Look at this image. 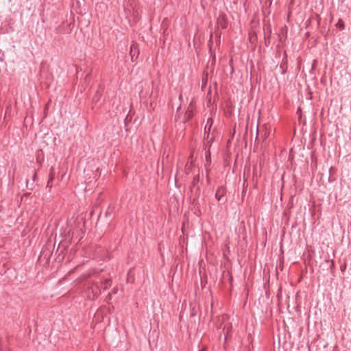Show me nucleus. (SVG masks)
Listing matches in <instances>:
<instances>
[{
  "instance_id": "nucleus-3",
  "label": "nucleus",
  "mask_w": 351,
  "mask_h": 351,
  "mask_svg": "<svg viewBox=\"0 0 351 351\" xmlns=\"http://www.w3.org/2000/svg\"><path fill=\"white\" fill-rule=\"evenodd\" d=\"M130 55L131 56V60L132 62H134V58L136 59L139 55L138 45L134 41H132V43L131 44Z\"/></svg>"
},
{
  "instance_id": "nucleus-4",
  "label": "nucleus",
  "mask_w": 351,
  "mask_h": 351,
  "mask_svg": "<svg viewBox=\"0 0 351 351\" xmlns=\"http://www.w3.org/2000/svg\"><path fill=\"white\" fill-rule=\"evenodd\" d=\"M90 289L93 293V296L97 297L100 294L101 292V287L97 283H93Z\"/></svg>"
},
{
  "instance_id": "nucleus-16",
  "label": "nucleus",
  "mask_w": 351,
  "mask_h": 351,
  "mask_svg": "<svg viewBox=\"0 0 351 351\" xmlns=\"http://www.w3.org/2000/svg\"><path fill=\"white\" fill-rule=\"evenodd\" d=\"M199 351H205L204 349H201Z\"/></svg>"
},
{
  "instance_id": "nucleus-11",
  "label": "nucleus",
  "mask_w": 351,
  "mask_h": 351,
  "mask_svg": "<svg viewBox=\"0 0 351 351\" xmlns=\"http://www.w3.org/2000/svg\"><path fill=\"white\" fill-rule=\"evenodd\" d=\"M3 340L0 338V351H3Z\"/></svg>"
},
{
  "instance_id": "nucleus-15",
  "label": "nucleus",
  "mask_w": 351,
  "mask_h": 351,
  "mask_svg": "<svg viewBox=\"0 0 351 351\" xmlns=\"http://www.w3.org/2000/svg\"><path fill=\"white\" fill-rule=\"evenodd\" d=\"M219 17H218V18L217 19V24H218V23H219Z\"/></svg>"
},
{
  "instance_id": "nucleus-12",
  "label": "nucleus",
  "mask_w": 351,
  "mask_h": 351,
  "mask_svg": "<svg viewBox=\"0 0 351 351\" xmlns=\"http://www.w3.org/2000/svg\"><path fill=\"white\" fill-rule=\"evenodd\" d=\"M36 176H37V173H36V172L35 171V172H34V175H33V176H32V180H33V181H35V180H36Z\"/></svg>"
},
{
  "instance_id": "nucleus-1",
  "label": "nucleus",
  "mask_w": 351,
  "mask_h": 351,
  "mask_svg": "<svg viewBox=\"0 0 351 351\" xmlns=\"http://www.w3.org/2000/svg\"><path fill=\"white\" fill-rule=\"evenodd\" d=\"M213 123V120L211 118H208L207 120V123L205 126V132H208L207 135V139L208 140V142L211 141L213 142L215 138L217 137V130L215 128L213 130L212 126Z\"/></svg>"
},
{
  "instance_id": "nucleus-7",
  "label": "nucleus",
  "mask_w": 351,
  "mask_h": 351,
  "mask_svg": "<svg viewBox=\"0 0 351 351\" xmlns=\"http://www.w3.org/2000/svg\"><path fill=\"white\" fill-rule=\"evenodd\" d=\"M55 177V169L53 167H51L49 170V178L50 180H53Z\"/></svg>"
},
{
  "instance_id": "nucleus-14",
  "label": "nucleus",
  "mask_w": 351,
  "mask_h": 351,
  "mask_svg": "<svg viewBox=\"0 0 351 351\" xmlns=\"http://www.w3.org/2000/svg\"><path fill=\"white\" fill-rule=\"evenodd\" d=\"M230 327L229 326H227V327H226V326H224L223 330H226H226H227V332H228V331H229V330H230Z\"/></svg>"
},
{
  "instance_id": "nucleus-6",
  "label": "nucleus",
  "mask_w": 351,
  "mask_h": 351,
  "mask_svg": "<svg viewBox=\"0 0 351 351\" xmlns=\"http://www.w3.org/2000/svg\"><path fill=\"white\" fill-rule=\"evenodd\" d=\"M101 96V93L99 90H97L96 94L93 96V100L95 102L98 101Z\"/></svg>"
},
{
  "instance_id": "nucleus-10",
  "label": "nucleus",
  "mask_w": 351,
  "mask_h": 351,
  "mask_svg": "<svg viewBox=\"0 0 351 351\" xmlns=\"http://www.w3.org/2000/svg\"><path fill=\"white\" fill-rule=\"evenodd\" d=\"M337 25L341 27V28H343L344 25H343V23L341 20H339Z\"/></svg>"
},
{
  "instance_id": "nucleus-2",
  "label": "nucleus",
  "mask_w": 351,
  "mask_h": 351,
  "mask_svg": "<svg viewBox=\"0 0 351 351\" xmlns=\"http://www.w3.org/2000/svg\"><path fill=\"white\" fill-rule=\"evenodd\" d=\"M272 132V128L269 125L265 124L258 131V135L263 141H265Z\"/></svg>"
},
{
  "instance_id": "nucleus-17",
  "label": "nucleus",
  "mask_w": 351,
  "mask_h": 351,
  "mask_svg": "<svg viewBox=\"0 0 351 351\" xmlns=\"http://www.w3.org/2000/svg\"><path fill=\"white\" fill-rule=\"evenodd\" d=\"M211 93V90H209L208 95Z\"/></svg>"
},
{
  "instance_id": "nucleus-13",
  "label": "nucleus",
  "mask_w": 351,
  "mask_h": 351,
  "mask_svg": "<svg viewBox=\"0 0 351 351\" xmlns=\"http://www.w3.org/2000/svg\"><path fill=\"white\" fill-rule=\"evenodd\" d=\"M217 83L215 82V95H217Z\"/></svg>"
},
{
  "instance_id": "nucleus-5",
  "label": "nucleus",
  "mask_w": 351,
  "mask_h": 351,
  "mask_svg": "<svg viewBox=\"0 0 351 351\" xmlns=\"http://www.w3.org/2000/svg\"><path fill=\"white\" fill-rule=\"evenodd\" d=\"M111 286V280L106 279L104 281L101 282V289L104 291L108 289Z\"/></svg>"
},
{
  "instance_id": "nucleus-8",
  "label": "nucleus",
  "mask_w": 351,
  "mask_h": 351,
  "mask_svg": "<svg viewBox=\"0 0 351 351\" xmlns=\"http://www.w3.org/2000/svg\"><path fill=\"white\" fill-rule=\"evenodd\" d=\"M215 197L217 200L219 201V187H218L217 189H216V193H215Z\"/></svg>"
},
{
  "instance_id": "nucleus-9",
  "label": "nucleus",
  "mask_w": 351,
  "mask_h": 351,
  "mask_svg": "<svg viewBox=\"0 0 351 351\" xmlns=\"http://www.w3.org/2000/svg\"><path fill=\"white\" fill-rule=\"evenodd\" d=\"M53 180H50V178H49V180H48V182H47V187H49V188H51L52 187V182Z\"/></svg>"
}]
</instances>
